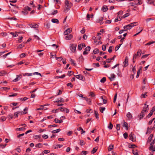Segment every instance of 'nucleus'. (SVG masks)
Wrapping results in <instances>:
<instances>
[{"label":"nucleus","mask_w":155,"mask_h":155,"mask_svg":"<svg viewBox=\"0 0 155 155\" xmlns=\"http://www.w3.org/2000/svg\"><path fill=\"white\" fill-rule=\"evenodd\" d=\"M116 129L117 130H119L120 129V125L119 124H117L116 125Z\"/></svg>","instance_id":"48"},{"label":"nucleus","mask_w":155,"mask_h":155,"mask_svg":"<svg viewBox=\"0 0 155 155\" xmlns=\"http://www.w3.org/2000/svg\"><path fill=\"white\" fill-rule=\"evenodd\" d=\"M155 42V41H150V42H149L148 43L146 44L145 45H151L152 44L154 43Z\"/></svg>","instance_id":"53"},{"label":"nucleus","mask_w":155,"mask_h":155,"mask_svg":"<svg viewBox=\"0 0 155 155\" xmlns=\"http://www.w3.org/2000/svg\"><path fill=\"white\" fill-rule=\"evenodd\" d=\"M97 148L96 147H95L91 151V153L92 154L94 153L97 150Z\"/></svg>","instance_id":"32"},{"label":"nucleus","mask_w":155,"mask_h":155,"mask_svg":"<svg viewBox=\"0 0 155 155\" xmlns=\"http://www.w3.org/2000/svg\"><path fill=\"white\" fill-rule=\"evenodd\" d=\"M61 131V129L60 128L56 130H53L52 131V133L53 134L57 133Z\"/></svg>","instance_id":"27"},{"label":"nucleus","mask_w":155,"mask_h":155,"mask_svg":"<svg viewBox=\"0 0 155 155\" xmlns=\"http://www.w3.org/2000/svg\"><path fill=\"white\" fill-rule=\"evenodd\" d=\"M147 2L149 4H153V5H155L153 3V1L152 0H147Z\"/></svg>","instance_id":"44"},{"label":"nucleus","mask_w":155,"mask_h":155,"mask_svg":"<svg viewBox=\"0 0 155 155\" xmlns=\"http://www.w3.org/2000/svg\"><path fill=\"white\" fill-rule=\"evenodd\" d=\"M70 61L71 62V63L72 64L75 66H76V64L75 63V61L71 58H70Z\"/></svg>","instance_id":"37"},{"label":"nucleus","mask_w":155,"mask_h":155,"mask_svg":"<svg viewBox=\"0 0 155 155\" xmlns=\"http://www.w3.org/2000/svg\"><path fill=\"white\" fill-rule=\"evenodd\" d=\"M90 96H91L93 97H95V95L93 92H91L90 94Z\"/></svg>","instance_id":"51"},{"label":"nucleus","mask_w":155,"mask_h":155,"mask_svg":"<svg viewBox=\"0 0 155 155\" xmlns=\"http://www.w3.org/2000/svg\"><path fill=\"white\" fill-rule=\"evenodd\" d=\"M94 113L95 114L96 117L97 118H99V117H98L99 114H98V113H97V112L96 111V110H94Z\"/></svg>","instance_id":"52"},{"label":"nucleus","mask_w":155,"mask_h":155,"mask_svg":"<svg viewBox=\"0 0 155 155\" xmlns=\"http://www.w3.org/2000/svg\"><path fill=\"white\" fill-rule=\"evenodd\" d=\"M135 147H137V146L134 144H131L130 145H129V147L130 148H134Z\"/></svg>","instance_id":"61"},{"label":"nucleus","mask_w":155,"mask_h":155,"mask_svg":"<svg viewBox=\"0 0 155 155\" xmlns=\"http://www.w3.org/2000/svg\"><path fill=\"white\" fill-rule=\"evenodd\" d=\"M93 52L94 54H98L99 52V50L97 48L95 49L94 50Z\"/></svg>","instance_id":"34"},{"label":"nucleus","mask_w":155,"mask_h":155,"mask_svg":"<svg viewBox=\"0 0 155 155\" xmlns=\"http://www.w3.org/2000/svg\"><path fill=\"white\" fill-rule=\"evenodd\" d=\"M10 34L12 35L13 37H15L18 36V34L17 32H16L15 33L13 32H11L10 33Z\"/></svg>","instance_id":"29"},{"label":"nucleus","mask_w":155,"mask_h":155,"mask_svg":"<svg viewBox=\"0 0 155 155\" xmlns=\"http://www.w3.org/2000/svg\"><path fill=\"white\" fill-rule=\"evenodd\" d=\"M80 144L81 146H83L84 145V140H80Z\"/></svg>","instance_id":"63"},{"label":"nucleus","mask_w":155,"mask_h":155,"mask_svg":"<svg viewBox=\"0 0 155 155\" xmlns=\"http://www.w3.org/2000/svg\"><path fill=\"white\" fill-rule=\"evenodd\" d=\"M106 81V78L105 77L103 78L100 81L101 83H104Z\"/></svg>","instance_id":"40"},{"label":"nucleus","mask_w":155,"mask_h":155,"mask_svg":"<svg viewBox=\"0 0 155 155\" xmlns=\"http://www.w3.org/2000/svg\"><path fill=\"white\" fill-rule=\"evenodd\" d=\"M111 76L112 78L109 77L110 80L111 81H113L114 79V78H115V75L114 74H111Z\"/></svg>","instance_id":"23"},{"label":"nucleus","mask_w":155,"mask_h":155,"mask_svg":"<svg viewBox=\"0 0 155 155\" xmlns=\"http://www.w3.org/2000/svg\"><path fill=\"white\" fill-rule=\"evenodd\" d=\"M113 127V124H112V123L111 122H110L109 123V126H108V128L109 129L111 130L112 129Z\"/></svg>","instance_id":"43"},{"label":"nucleus","mask_w":155,"mask_h":155,"mask_svg":"<svg viewBox=\"0 0 155 155\" xmlns=\"http://www.w3.org/2000/svg\"><path fill=\"white\" fill-rule=\"evenodd\" d=\"M123 136L125 139H127L128 137V134L126 132L125 133L123 134Z\"/></svg>","instance_id":"54"},{"label":"nucleus","mask_w":155,"mask_h":155,"mask_svg":"<svg viewBox=\"0 0 155 155\" xmlns=\"http://www.w3.org/2000/svg\"><path fill=\"white\" fill-rule=\"evenodd\" d=\"M142 68V67H140V69H139L138 70L137 72V76H136L137 78L138 77H139V74H140V71L141 70Z\"/></svg>","instance_id":"28"},{"label":"nucleus","mask_w":155,"mask_h":155,"mask_svg":"<svg viewBox=\"0 0 155 155\" xmlns=\"http://www.w3.org/2000/svg\"><path fill=\"white\" fill-rule=\"evenodd\" d=\"M153 110H150V112L149 113V114L147 116V118H149L150 117L151 115L153 114Z\"/></svg>","instance_id":"36"},{"label":"nucleus","mask_w":155,"mask_h":155,"mask_svg":"<svg viewBox=\"0 0 155 155\" xmlns=\"http://www.w3.org/2000/svg\"><path fill=\"white\" fill-rule=\"evenodd\" d=\"M122 126L123 127H125L127 130H128V124L127 122L124 121Z\"/></svg>","instance_id":"25"},{"label":"nucleus","mask_w":155,"mask_h":155,"mask_svg":"<svg viewBox=\"0 0 155 155\" xmlns=\"http://www.w3.org/2000/svg\"><path fill=\"white\" fill-rule=\"evenodd\" d=\"M104 18L103 17H101L97 21V22L98 23H100V25H102L103 23L102 22V21L103 20Z\"/></svg>","instance_id":"13"},{"label":"nucleus","mask_w":155,"mask_h":155,"mask_svg":"<svg viewBox=\"0 0 155 155\" xmlns=\"http://www.w3.org/2000/svg\"><path fill=\"white\" fill-rule=\"evenodd\" d=\"M26 128L25 127L18 128L16 129V130L21 131L25 130Z\"/></svg>","instance_id":"33"},{"label":"nucleus","mask_w":155,"mask_h":155,"mask_svg":"<svg viewBox=\"0 0 155 155\" xmlns=\"http://www.w3.org/2000/svg\"><path fill=\"white\" fill-rule=\"evenodd\" d=\"M145 113L141 111V113L139 115V119H141L144 115Z\"/></svg>","instance_id":"20"},{"label":"nucleus","mask_w":155,"mask_h":155,"mask_svg":"<svg viewBox=\"0 0 155 155\" xmlns=\"http://www.w3.org/2000/svg\"><path fill=\"white\" fill-rule=\"evenodd\" d=\"M72 31L71 29L68 28L64 32V35H68L69 33H70Z\"/></svg>","instance_id":"7"},{"label":"nucleus","mask_w":155,"mask_h":155,"mask_svg":"<svg viewBox=\"0 0 155 155\" xmlns=\"http://www.w3.org/2000/svg\"><path fill=\"white\" fill-rule=\"evenodd\" d=\"M82 154L84 155H86L88 153V152L86 151L83 150L82 151Z\"/></svg>","instance_id":"64"},{"label":"nucleus","mask_w":155,"mask_h":155,"mask_svg":"<svg viewBox=\"0 0 155 155\" xmlns=\"http://www.w3.org/2000/svg\"><path fill=\"white\" fill-rule=\"evenodd\" d=\"M63 146V145H60L59 144H57L55 146H53L54 148V149L58 148H60V147Z\"/></svg>","instance_id":"18"},{"label":"nucleus","mask_w":155,"mask_h":155,"mask_svg":"<svg viewBox=\"0 0 155 155\" xmlns=\"http://www.w3.org/2000/svg\"><path fill=\"white\" fill-rule=\"evenodd\" d=\"M22 13L23 14L25 15H26L28 13V12L27 11V10L25 8L22 11Z\"/></svg>","instance_id":"30"},{"label":"nucleus","mask_w":155,"mask_h":155,"mask_svg":"<svg viewBox=\"0 0 155 155\" xmlns=\"http://www.w3.org/2000/svg\"><path fill=\"white\" fill-rule=\"evenodd\" d=\"M129 15V14L128 13H127L124 15L123 16L121 17V18H125L127 17H128Z\"/></svg>","instance_id":"47"},{"label":"nucleus","mask_w":155,"mask_h":155,"mask_svg":"<svg viewBox=\"0 0 155 155\" xmlns=\"http://www.w3.org/2000/svg\"><path fill=\"white\" fill-rule=\"evenodd\" d=\"M116 57L115 55H114L113 57L111 58H108L106 60L107 62L110 63L112 60H114V58Z\"/></svg>","instance_id":"15"},{"label":"nucleus","mask_w":155,"mask_h":155,"mask_svg":"<svg viewBox=\"0 0 155 155\" xmlns=\"http://www.w3.org/2000/svg\"><path fill=\"white\" fill-rule=\"evenodd\" d=\"M122 43L120 44H119V45L116 46L115 48V51H117V50L119 48L120 46L122 45Z\"/></svg>","instance_id":"38"},{"label":"nucleus","mask_w":155,"mask_h":155,"mask_svg":"<svg viewBox=\"0 0 155 155\" xmlns=\"http://www.w3.org/2000/svg\"><path fill=\"white\" fill-rule=\"evenodd\" d=\"M28 25L31 28H38V25L36 24H29Z\"/></svg>","instance_id":"10"},{"label":"nucleus","mask_w":155,"mask_h":155,"mask_svg":"<svg viewBox=\"0 0 155 155\" xmlns=\"http://www.w3.org/2000/svg\"><path fill=\"white\" fill-rule=\"evenodd\" d=\"M91 49V47L89 46H87L86 48H85V50L86 51H89Z\"/></svg>","instance_id":"59"},{"label":"nucleus","mask_w":155,"mask_h":155,"mask_svg":"<svg viewBox=\"0 0 155 155\" xmlns=\"http://www.w3.org/2000/svg\"><path fill=\"white\" fill-rule=\"evenodd\" d=\"M127 116L130 120L133 117L131 114L130 112H128L127 113Z\"/></svg>","instance_id":"19"},{"label":"nucleus","mask_w":155,"mask_h":155,"mask_svg":"<svg viewBox=\"0 0 155 155\" xmlns=\"http://www.w3.org/2000/svg\"><path fill=\"white\" fill-rule=\"evenodd\" d=\"M133 134L132 133H131L129 135V139L130 140H132L133 142H135L136 141L135 138H134L133 137Z\"/></svg>","instance_id":"8"},{"label":"nucleus","mask_w":155,"mask_h":155,"mask_svg":"<svg viewBox=\"0 0 155 155\" xmlns=\"http://www.w3.org/2000/svg\"><path fill=\"white\" fill-rule=\"evenodd\" d=\"M114 146L113 145H111V144L108 147V151H110L111 150L113 149L114 148Z\"/></svg>","instance_id":"31"},{"label":"nucleus","mask_w":155,"mask_h":155,"mask_svg":"<svg viewBox=\"0 0 155 155\" xmlns=\"http://www.w3.org/2000/svg\"><path fill=\"white\" fill-rule=\"evenodd\" d=\"M21 74H20L19 75H17L16 78L15 79L13 80V82H15L18 81L21 78Z\"/></svg>","instance_id":"11"},{"label":"nucleus","mask_w":155,"mask_h":155,"mask_svg":"<svg viewBox=\"0 0 155 155\" xmlns=\"http://www.w3.org/2000/svg\"><path fill=\"white\" fill-rule=\"evenodd\" d=\"M105 108L104 107H100V110L101 113H103L104 110H105Z\"/></svg>","instance_id":"41"},{"label":"nucleus","mask_w":155,"mask_h":155,"mask_svg":"<svg viewBox=\"0 0 155 155\" xmlns=\"http://www.w3.org/2000/svg\"><path fill=\"white\" fill-rule=\"evenodd\" d=\"M28 99V98L26 97H24V98H20V100L21 101H25Z\"/></svg>","instance_id":"56"},{"label":"nucleus","mask_w":155,"mask_h":155,"mask_svg":"<svg viewBox=\"0 0 155 155\" xmlns=\"http://www.w3.org/2000/svg\"><path fill=\"white\" fill-rule=\"evenodd\" d=\"M54 121L56 123H58L59 124H61L63 122V120L62 119L59 120L57 118H55Z\"/></svg>","instance_id":"21"},{"label":"nucleus","mask_w":155,"mask_h":155,"mask_svg":"<svg viewBox=\"0 0 155 155\" xmlns=\"http://www.w3.org/2000/svg\"><path fill=\"white\" fill-rule=\"evenodd\" d=\"M65 4L66 8L64 9V11L70 10L72 6V4L71 2H69L68 0H65Z\"/></svg>","instance_id":"2"},{"label":"nucleus","mask_w":155,"mask_h":155,"mask_svg":"<svg viewBox=\"0 0 155 155\" xmlns=\"http://www.w3.org/2000/svg\"><path fill=\"white\" fill-rule=\"evenodd\" d=\"M128 58L127 57H126L124 61L123 62V67H125L128 65Z\"/></svg>","instance_id":"5"},{"label":"nucleus","mask_w":155,"mask_h":155,"mask_svg":"<svg viewBox=\"0 0 155 155\" xmlns=\"http://www.w3.org/2000/svg\"><path fill=\"white\" fill-rule=\"evenodd\" d=\"M133 153L134 155H138L137 152V150L136 151H134V150H132Z\"/></svg>","instance_id":"58"},{"label":"nucleus","mask_w":155,"mask_h":155,"mask_svg":"<svg viewBox=\"0 0 155 155\" xmlns=\"http://www.w3.org/2000/svg\"><path fill=\"white\" fill-rule=\"evenodd\" d=\"M77 45L74 44H71L70 45V48L72 52H75Z\"/></svg>","instance_id":"3"},{"label":"nucleus","mask_w":155,"mask_h":155,"mask_svg":"<svg viewBox=\"0 0 155 155\" xmlns=\"http://www.w3.org/2000/svg\"><path fill=\"white\" fill-rule=\"evenodd\" d=\"M16 26L17 27H19L21 28H23V25L21 24H17L16 25Z\"/></svg>","instance_id":"46"},{"label":"nucleus","mask_w":155,"mask_h":155,"mask_svg":"<svg viewBox=\"0 0 155 155\" xmlns=\"http://www.w3.org/2000/svg\"><path fill=\"white\" fill-rule=\"evenodd\" d=\"M148 110V105L145 104L142 111L145 113L146 111L147 112Z\"/></svg>","instance_id":"6"},{"label":"nucleus","mask_w":155,"mask_h":155,"mask_svg":"<svg viewBox=\"0 0 155 155\" xmlns=\"http://www.w3.org/2000/svg\"><path fill=\"white\" fill-rule=\"evenodd\" d=\"M73 36L71 34H70L69 35L66 36L65 37V38L67 40H71Z\"/></svg>","instance_id":"14"},{"label":"nucleus","mask_w":155,"mask_h":155,"mask_svg":"<svg viewBox=\"0 0 155 155\" xmlns=\"http://www.w3.org/2000/svg\"><path fill=\"white\" fill-rule=\"evenodd\" d=\"M85 100L87 101V102H88V104L89 105H91V99L88 98L87 97H84Z\"/></svg>","instance_id":"24"},{"label":"nucleus","mask_w":155,"mask_h":155,"mask_svg":"<svg viewBox=\"0 0 155 155\" xmlns=\"http://www.w3.org/2000/svg\"><path fill=\"white\" fill-rule=\"evenodd\" d=\"M82 48L83 47H82L81 45V44H79L78 46V49L80 51H81L82 50Z\"/></svg>","instance_id":"55"},{"label":"nucleus","mask_w":155,"mask_h":155,"mask_svg":"<svg viewBox=\"0 0 155 155\" xmlns=\"http://www.w3.org/2000/svg\"><path fill=\"white\" fill-rule=\"evenodd\" d=\"M20 111H18L17 112H16L14 113V115L15 116V117H18V114H20Z\"/></svg>","instance_id":"60"},{"label":"nucleus","mask_w":155,"mask_h":155,"mask_svg":"<svg viewBox=\"0 0 155 155\" xmlns=\"http://www.w3.org/2000/svg\"><path fill=\"white\" fill-rule=\"evenodd\" d=\"M139 57V56L138 54H135L134 55L133 58H134V59H136V58H137Z\"/></svg>","instance_id":"57"},{"label":"nucleus","mask_w":155,"mask_h":155,"mask_svg":"<svg viewBox=\"0 0 155 155\" xmlns=\"http://www.w3.org/2000/svg\"><path fill=\"white\" fill-rule=\"evenodd\" d=\"M129 5L130 6H134L137 5L136 2H130L129 3Z\"/></svg>","instance_id":"49"},{"label":"nucleus","mask_w":155,"mask_h":155,"mask_svg":"<svg viewBox=\"0 0 155 155\" xmlns=\"http://www.w3.org/2000/svg\"><path fill=\"white\" fill-rule=\"evenodd\" d=\"M153 129V128L152 127H150V128L149 127H147V131L146 133V134H147V133H150L152 131V130Z\"/></svg>","instance_id":"22"},{"label":"nucleus","mask_w":155,"mask_h":155,"mask_svg":"<svg viewBox=\"0 0 155 155\" xmlns=\"http://www.w3.org/2000/svg\"><path fill=\"white\" fill-rule=\"evenodd\" d=\"M6 74V72L4 71L0 72V76H3L5 75Z\"/></svg>","instance_id":"42"},{"label":"nucleus","mask_w":155,"mask_h":155,"mask_svg":"<svg viewBox=\"0 0 155 155\" xmlns=\"http://www.w3.org/2000/svg\"><path fill=\"white\" fill-rule=\"evenodd\" d=\"M58 110H60L61 112L64 113H68L69 112V110L68 108H64L62 107H60L58 108Z\"/></svg>","instance_id":"4"},{"label":"nucleus","mask_w":155,"mask_h":155,"mask_svg":"<svg viewBox=\"0 0 155 155\" xmlns=\"http://www.w3.org/2000/svg\"><path fill=\"white\" fill-rule=\"evenodd\" d=\"M113 49V47L112 46H110L109 47V49L108 50V52L109 53L111 52L112 49Z\"/></svg>","instance_id":"45"},{"label":"nucleus","mask_w":155,"mask_h":155,"mask_svg":"<svg viewBox=\"0 0 155 155\" xmlns=\"http://www.w3.org/2000/svg\"><path fill=\"white\" fill-rule=\"evenodd\" d=\"M51 21L54 23H56L57 24L59 23V21L56 18H53L51 19Z\"/></svg>","instance_id":"17"},{"label":"nucleus","mask_w":155,"mask_h":155,"mask_svg":"<svg viewBox=\"0 0 155 155\" xmlns=\"http://www.w3.org/2000/svg\"><path fill=\"white\" fill-rule=\"evenodd\" d=\"M141 49H139L136 54H138L140 57L141 55Z\"/></svg>","instance_id":"35"},{"label":"nucleus","mask_w":155,"mask_h":155,"mask_svg":"<svg viewBox=\"0 0 155 155\" xmlns=\"http://www.w3.org/2000/svg\"><path fill=\"white\" fill-rule=\"evenodd\" d=\"M149 149L150 150H152L153 151H155V148L153 147H151V146L149 147Z\"/></svg>","instance_id":"50"},{"label":"nucleus","mask_w":155,"mask_h":155,"mask_svg":"<svg viewBox=\"0 0 155 155\" xmlns=\"http://www.w3.org/2000/svg\"><path fill=\"white\" fill-rule=\"evenodd\" d=\"M25 8L27 10H28V11H30L31 9V8L29 7L28 6H27Z\"/></svg>","instance_id":"62"},{"label":"nucleus","mask_w":155,"mask_h":155,"mask_svg":"<svg viewBox=\"0 0 155 155\" xmlns=\"http://www.w3.org/2000/svg\"><path fill=\"white\" fill-rule=\"evenodd\" d=\"M137 22H133L127 25L124 26L123 27V28L124 29H126V30L130 29H131L132 27L136 26L137 25Z\"/></svg>","instance_id":"1"},{"label":"nucleus","mask_w":155,"mask_h":155,"mask_svg":"<svg viewBox=\"0 0 155 155\" xmlns=\"http://www.w3.org/2000/svg\"><path fill=\"white\" fill-rule=\"evenodd\" d=\"M108 10L107 6L106 5H104L102 8V10L104 12H105Z\"/></svg>","instance_id":"16"},{"label":"nucleus","mask_w":155,"mask_h":155,"mask_svg":"<svg viewBox=\"0 0 155 155\" xmlns=\"http://www.w3.org/2000/svg\"><path fill=\"white\" fill-rule=\"evenodd\" d=\"M153 136V134H151L149 136V137L148 138V139L147 142V143H150L151 141Z\"/></svg>","instance_id":"12"},{"label":"nucleus","mask_w":155,"mask_h":155,"mask_svg":"<svg viewBox=\"0 0 155 155\" xmlns=\"http://www.w3.org/2000/svg\"><path fill=\"white\" fill-rule=\"evenodd\" d=\"M42 146V144L41 143H39L35 145L36 147L41 148Z\"/></svg>","instance_id":"39"},{"label":"nucleus","mask_w":155,"mask_h":155,"mask_svg":"<svg viewBox=\"0 0 155 155\" xmlns=\"http://www.w3.org/2000/svg\"><path fill=\"white\" fill-rule=\"evenodd\" d=\"M74 76H75L77 78L82 81L84 80V77L81 74H79L76 76L74 75Z\"/></svg>","instance_id":"9"},{"label":"nucleus","mask_w":155,"mask_h":155,"mask_svg":"<svg viewBox=\"0 0 155 155\" xmlns=\"http://www.w3.org/2000/svg\"><path fill=\"white\" fill-rule=\"evenodd\" d=\"M25 43L23 42V43H22L21 44H20L17 46L18 48H22L24 47L25 46L24 44Z\"/></svg>","instance_id":"26"}]
</instances>
